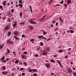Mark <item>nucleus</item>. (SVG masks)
Returning a JSON list of instances; mask_svg holds the SVG:
<instances>
[{
    "mask_svg": "<svg viewBox=\"0 0 76 76\" xmlns=\"http://www.w3.org/2000/svg\"><path fill=\"white\" fill-rule=\"evenodd\" d=\"M33 20H36V19L31 18L30 19L28 20V21L31 24H33V25H35V24H36V22L34 21Z\"/></svg>",
    "mask_w": 76,
    "mask_h": 76,
    "instance_id": "nucleus-1",
    "label": "nucleus"
},
{
    "mask_svg": "<svg viewBox=\"0 0 76 76\" xmlns=\"http://www.w3.org/2000/svg\"><path fill=\"white\" fill-rule=\"evenodd\" d=\"M42 54L43 56H46V55L48 54V52L46 51V50H43L42 51Z\"/></svg>",
    "mask_w": 76,
    "mask_h": 76,
    "instance_id": "nucleus-2",
    "label": "nucleus"
},
{
    "mask_svg": "<svg viewBox=\"0 0 76 76\" xmlns=\"http://www.w3.org/2000/svg\"><path fill=\"white\" fill-rule=\"evenodd\" d=\"M7 43H8V44H13V41H12L10 39H8L7 40Z\"/></svg>",
    "mask_w": 76,
    "mask_h": 76,
    "instance_id": "nucleus-3",
    "label": "nucleus"
},
{
    "mask_svg": "<svg viewBox=\"0 0 76 76\" xmlns=\"http://www.w3.org/2000/svg\"><path fill=\"white\" fill-rule=\"evenodd\" d=\"M57 62L58 63V64H59L60 67L61 68L62 67H63V66L62 65V64L61 63V61H60V60H58L57 61Z\"/></svg>",
    "mask_w": 76,
    "mask_h": 76,
    "instance_id": "nucleus-4",
    "label": "nucleus"
},
{
    "mask_svg": "<svg viewBox=\"0 0 76 76\" xmlns=\"http://www.w3.org/2000/svg\"><path fill=\"white\" fill-rule=\"evenodd\" d=\"M27 57V56L25 55H23L21 56V58L23 59L24 60V59H25V58H26Z\"/></svg>",
    "mask_w": 76,
    "mask_h": 76,
    "instance_id": "nucleus-5",
    "label": "nucleus"
},
{
    "mask_svg": "<svg viewBox=\"0 0 76 76\" xmlns=\"http://www.w3.org/2000/svg\"><path fill=\"white\" fill-rule=\"evenodd\" d=\"M12 26L13 28H15V27L17 26V22L16 21H15L14 23L12 24Z\"/></svg>",
    "mask_w": 76,
    "mask_h": 76,
    "instance_id": "nucleus-6",
    "label": "nucleus"
},
{
    "mask_svg": "<svg viewBox=\"0 0 76 76\" xmlns=\"http://www.w3.org/2000/svg\"><path fill=\"white\" fill-rule=\"evenodd\" d=\"M10 26H9V25L6 26L5 27V30H8L9 29H10Z\"/></svg>",
    "mask_w": 76,
    "mask_h": 76,
    "instance_id": "nucleus-7",
    "label": "nucleus"
},
{
    "mask_svg": "<svg viewBox=\"0 0 76 76\" xmlns=\"http://www.w3.org/2000/svg\"><path fill=\"white\" fill-rule=\"evenodd\" d=\"M2 73L4 75H6L8 73V72L7 71H3L2 72Z\"/></svg>",
    "mask_w": 76,
    "mask_h": 76,
    "instance_id": "nucleus-8",
    "label": "nucleus"
},
{
    "mask_svg": "<svg viewBox=\"0 0 76 76\" xmlns=\"http://www.w3.org/2000/svg\"><path fill=\"white\" fill-rule=\"evenodd\" d=\"M13 34L14 35H18V34H19V32L17 31H15L14 32Z\"/></svg>",
    "mask_w": 76,
    "mask_h": 76,
    "instance_id": "nucleus-9",
    "label": "nucleus"
},
{
    "mask_svg": "<svg viewBox=\"0 0 76 76\" xmlns=\"http://www.w3.org/2000/svg\"><path fill=\"white\" fill-rule=\"evenodd\" d=\"M45 66L47 68H48V67H49L50 66V64L47 63L45 64Z\"/></svg>",
    "mask_w": 76,
    "mask_h": 76,
    "instance_id": "nucleus-10",
    "label": "nucleus"
},
{
    "mask_svg": "<svg viewBox=\"0 0 76 76\" xmlns=\"http://www.w3.org/2000/svg\"><path fill=\"white\" fill-rule=\"evenodd\" d=\"M34 41H35V39H30V42H32V44H34V42H33Z\"/></svg>",
    "mask_w": 76,
    "mask_h": 76,
    "instance_id": "nucleus-11",
    "label": "nucleus"
},
{
    "mask_svg": "<svg viewBox=\"0 0 76 76\" xmlns=\"http://www.w3.org/2000/svg\"><path fill=\"white\" fill-rule=\"evenodd\" d=\"M50 48L49 47H48L46 48V50H46L47 52H48V51H50Z\"/></svg>",
    "mask_w": 76,
    "mask_h": 76,
    "instance_id": "nucleus-12",
    "label": "nucleus"
},
{
    "mask_svg": "<svg viewBox=\"0 0 76 76\" xmlns=\"http://www.w3.org/2000/svg\"><path fill=\"white\" fill-rule=\"evenodd\" d=\"M4 45V44L3 43L1 46L0 44V50H1L2 48H3V46Z\"/></svg>",
    "mask_w": 76,
    "mask_h": 76,
    "instance_id": "nucleus-13",
    "label": "nucleus"
},
{
    "mask_svg": "<svg viewBox=\"0 0 76 76\" xmlns=\"http://www.w3.org/2000/svg\"><path fill=\"white\" fill-rule=\"evenodd\" d=\"M42 32H43V34L44 35H46V34H47V32H45V31H44V30H42Z\"/></svg>",
    "mask_w": 76,
    "mask_h": 76,
    "instance_id": "nucleus-14",
    "label": "nucleus"
},
{
    "mask_svg": "<svg viewBox=\"0 0 76 76\" xmlns=\"http://www.w3.org/2000/svg\"><path fill=\"white\" fill-rule=\"evenodd\" d=\"M72 3V1L70 0H68L67 1V4H69L70 3Z\"/></svg>",
    "mask_w": 76,
    "mask_h": 76,
    "instance_id": "nucleus-15",
    "label": "nucleus"
},
{
    "mask_svg": "<svg viewBox=\"0 0 76 76\" xmlns=\"http://www.w3.org/2000/svg\"><path fill=\"white\" fill-rule=\"evenodd\" d=\"M29 27L31 30H33V29H34V27L32 26H29Z\"/></svg>",
    "mask_w": 76,
    "mask_h": 76,
    "instance_id": "nucleus-16",
    "label": "nucleus"
},
{
    "mask_svg": "<svg viewBox=\"0 0 76 76\" xmlns=\"http://www.w3.org/2000/svg\"><path fill=\"white\" fill-rule=\"evenodd\" d=\"M19 16L21 18L22 17V12H21L19 14Z\"/></svg>",
    "mask_w": 76,
    "mask_h": 76,
    "instance_id": "nucleus-17",
    "label": "nucleus"
},
{
    "mask_svg": "<svg viewBox=\"0 0 76 76\" xmlns=\"http://www.w3.org/2000/svg\"><path fill=\"white\" fill-rule=\"evenodd\" d=\"M6 1L5 0L2 3L3 4L4 6H6Z\"/></svg>",
    "mask_w": 76,
    "mask_h": 76,
    "instance_id": "nucleus-18",
    "label": "nucleus"
},
{
    "mask_svg": "<svg viewBox=\"0 0 76 76\" xmlns=\"http://www.w3.org/2000/svg\"><path fill=\"white\" fill-rule=\"evenodd\" d=\"M18 5L19 6H20V8H22V7H23V5H22V4H20L19 3Z\"/></svg>",
    "mask_w": 76,
    "mask_h": 76,
    "instance_id": "nucleus-19",
    "label": "nucleus"
},
{
    "mask_svg": "<svg viewBox=\"0 0 76 76\" xmlns=\"http://www.w3.org/2000/svg\"><path fill=\"white\" fill-rule=\"evenodd\" d=\"M5 57L4 56H3V57L1 59V61H3Z\"/></svg>",
    "mask_w": 76,
    "mask_h": 76,
    "instance_id": "nucleus-20",
    "label": "nucleus"
},
{
    "mask_svg": "<svg viewBox=\"0 0 76 76\" xmlns=\"http://www.w3.org/2000/svg\"><path fill=\"white\" fill-rule=\"evenodd\" d=\"M50 61L51 63H56V61H55L54 59H52Z\"/></svg>",
    "mask_w": 76,
    "mask_h": 76,
    "instance_id": "nucleus-21",
    "label": "nucleus"
},
{
    "mask_svg": "<svg viewBox=\"0 0 76 76\" xmlns=\"http://www.w3.org/2000/svg\"><path fill=\"white\" fill-rule=\"evenodd\" d=\"M14 37H15V39L17 40H19V39L18 37H16V36H14Z\"/></svg>",
    "mask_w": 76,
    "mask_h": 76,
    "instance_id": "nucleus-22",
    "label": "nucleus"
},
{
    "mask_svg": "<svg viewBox=\"0 0 76 76\" xmlns=\"http://www.w3.org/2000/svg\"><path fill=\"white\" fill-rule=\"evenodd\" d=\"M23 54L25 55H27L28 54V53L26 51H25L23 52Z\"/></svg>",
    "mask_w": 76,
    "mask_h": 76,
    "instance_id": "nucleus-23",
    "label": "nucleus"
},
{
    "mask_svg": "<svg viewBox=\"0 0 76 76\" xmlns=\"http://www.w3.org/2000/svg\"><path fill=\"white\" fill-rule=\"evenodd\" d=\"M11 32L9 31L8 32L7 35H8L10 36L11 35Z\"/></svg>",
    "mask_w": 76,
    "mask_h": 76,
    "instance_id": "nucleus-24",
    "label": "nucleus"
},
{
    "mask_svg": "<svg viewBox=\"0 0 76 76\" xmlns=\"http://www.w3.org/2000/svg\"><path fill=\"white\" fill-rule=\"evenodd\" d=\"M70 32L71 33V34H73V33H74V31L72 30H70Z\"/></svg>",
    "mask_w": 76,
    "mask_h": 76,
    "instance_id": "nucleus-25",
    "label": "nucleus"
},
{
    "mask_svg": "<svg viewBox=\"0 0 76 76\" xmlns=\"http://www.w3.org/2000/svg\"><path fill=\"white\" fill-rule=\"evenodd\" d=\"M39 45H40L41 46H42L44 45V43H42V42H40L39 43Z\"/></svg>",
    "mask_w": 76,
    "mask_h": 76,
    "instance_id": "nucleus-26",
    "label": "nucleus"
},
{
    "mask_svg": "<svg viewBox=\"0 0 76 76\" xmlns=\"http://www.w3.org/2000/svg\"><path fill=\"white\" fill-rule=\"evenodd\" d=\"M42 39H45V40H47V38H45L44 37H43V36H42Z\"/></svg>",
    "mask_w": 76,
    "mask_h": 76,
    "instance_id": "nucleus-27",
    "label": "nucleus"
},
{
    "mask_svg": "<svg viewBox=\"0 0 76 76\" xmlns=\"http://www.w3.org/2000/svg\"><path fill=\"white\" fill-rule=\"evenodd\" d=\"M42 37V35L41 36H38V38H39V39H41Z\"/></svg>",
    "mask_w": 76,
    "mask_h": 76,
    "instance_id": "nucleus-28",
    "label": "nucleus"
},
{
    "mask_svg": "<svg viewBox=\"0 0 76 76\" xmlns=\"http://www.w3.org/2000/svg\"><path fill=\"white\" fill-rule=\"evenodd\" d=\"M11 14H12L10 11L8 12L7 15H11Z\"/></svg>",
    "mask_w": 76,
    "mask_h": 76,
    "instance_id": "nucleus-29",
    "label": "nucleus"
},
{
    "mask_svg": "<svg viewBox=\"0 0 76 76\" xmlns=\"http://www.w3.org/2000/svg\"><path fill=\"white\" fill-rule=\"evenodd\" d=\"M53 1V0H50L49 2V4H51L52 3Z\"/></svg>",
    "mask_w": 76,
    "mask_h": 76,
    "instance_id": "nucleus-30",
    "label": "nucleus"
},
{
    "mask_svg": "<svg viewBox=\"0 0 76 76\" xmlns=\"http://www.w3.org/2000/svg\"><path fill=\"white\" fill-rule=\"evenodd\" d=\"M20 25H24L25 24V22H23L21 23H20Z\"/></svg>",
    "mask_w": 76,
    "mask_h": 76,
    "instance_id": "nucleus-31",
    "label": "nucleus"
},
{
    "mask_svg": "<svg viewBox=\"0 0 76 76\" xmlns=\"http://www.w3.org/2000/svg\"><path fill=\"white\" fill-rule=\"evenodd\" d=\"M11 12L12 13H14V9H12L11 10Z\"/></svg>",
    "mask_w": 76,
    "mask_h": 76,
    "instance_id": "nucleus-32",
    "label": "nucleus"
},
{
    "mask_svg": "<svg viewBox=\"0 0 76 76\" xmlns=\"http://www.w3.org/2000/svg\"><path fill=\"white\" fill-rule=\"evenodd\" d=\"M7 53L8 54H9V53H10V51L9 49L7 50Z\"/></svg>",
    "mask_w": 76,
    "mask_h": 76,
    "instance_id": "nucleus-33",
    "label": "nucleus"
},
{
    "mask_svg": "<svg viewBox=\"0 0 76 76\" xmlns=\"http://www.w3.org/2000/svg\"><path fill=\"white\" fill-rule=\"evenodd\" d=\"M33 75H34V76H38V75H37V73H34L33 74Z\"/></svg>",
    "mask_w": 76,
    "mask_h": 76,
    "instance_id": "nucleus-34",
    "label": "nucleus"
},
{
    "mask_svg": "<svg viewBox=\"0 0 76 76\" xmlns=\"http://www.w3.org/2000/svg\"><path fill=\"white\" fill-rule=\"evenodd\" d=\"M52 22L53 23H56V20H53L52 21Z\"/></svg>",
    "mask_w": 76,
    "mask_h": 76,
    "instance_id": "nucleus-35",
    "label": "nucleus"
},
{
    "mask_svg": "<svg viewBox=\"0 0 76 76\" xmlns=\"http://www.w3.org/2000/svg\"><path fill=\"white\" fill-rule=\"evenodd\" d=\"M73 75L74 76H76V73L75 72H74L73 73Z\"/></svg>",
    "mask_w": 76,
    "mask_h": 76,
    "instance_id": "nucleus-36",
    "label": "nucleus"
},
{
    "mask_svg": "<svg viewBox=\"0 0 76 76\" xmlns=\"http://www.w3.org/2000/svg\"><path fill=\"white\" fill-rule=\"evenodd\" d=\"M63 50H58V53H61V52H63Z\"/></svg>",
    "mask_w": 76,
    "mask_h": 76,
    "instance_id": "nucleus-37",
    "label": "nucleus"
},
{
    "mask_svg": "<svg viewBox=\"0 0 76 76\" xmlns=\"http://www.w3.org/2000/svg\"><path fill=\"white\" fill-rule=\"evenodd\" d=\"M18 62H19V61L18 60H17L16 61H15V64H17V63H18Z\"/></svg>",
    "mask_w": 76,
    "mask_h": 76,
    "instance_id": "nucleus-38",
    "label": "nucleus"
},
{
    "mask_svg": "<svg viewBox=\"0 0 76 76\" xmlns=\"http://www.w3.org/2000/svg\"><path fill=\"white\" fill-rule=\"evenodd\" d=\"M11 20L10 18H9L7 20V21H8V22H10Z\"/></svg>",
    "mask_w": 76,
    "mask_h": 76,
    "instance_id": "nucleus-39",
    "label": "nucleus"
},
{
    "mask_svg": "<svg viewBox=\"0 0 76 76\" xmlns=\"http://www.w3.org/2000/svg\"><path fill=\"white\" fill-rule=\"evenodd\" d=\"M20 71H22V70H24V68H20Z\"/></svg>",
    "mask_w": 76,
    "mask_h": 76,
    "instance_id": "nucleus-40",
    "label": "nucleus"
},
{
    "mask_svg": "<svg viewBox=\"0 0 76 76\" xmlns=\"http://www.w3.org/2000/svg\"><path fill=\"white\" fill-rule=\"evenodd\" d=\"M29 72H32V69H30L28 71Z\"/></svg>",
    "mask_w": 76,
    "mask_h": 76,
    "instance_id": "nucleus-41",
    "label": "nucleus"
},
{
    "mask_svg": "<svg viewBox=\"0 0 76 76\" xmlns=\"http://www.w3.org/2000/svg\"><path fill=\"white\" fill-rule=\"evenodd\" d=\"M64 6L66 8L67 7V5L66 4H64Z\"/></svg>",
    "mask_w": 76,
    "mask_h": 76,
    "instance_id": "nucleus-42",
    "label": "nucleus"
},
{
    "mask_svg": "<svg viewBox=\"0 0 76 76\" xmlns=\"http://www.w3.org/2000/svg\"><path fill=\"white\" fill-rule=\"evenodd\" d=\"M0 9H3V6H2V5L0 6Z\"/></svg>",
    "mask_w": 76,
    "mask_h": 76,
    "instance_id": "nucleus-43",
    "label": "nucleus"
},
{
    "mask_svg": "<svg viewBox=\"0 0 76 76\" xmlns=\"http://www.w3.org/2000/svg\"><path fill=\"white\" fill-rule=\"evenodd\" d=\"M6 69V67H5V66H3V69L4 70H5Z\"/></svg>",
    "mask_w": 76,
    "mask_h": 76,
    "instance_id": "nucleus-44",
    "label": "nucleus"
},
{
    "mask_svg": "<svg viewBox=\"0 0 76 76\" xmlns=\"http://www.w3.org/2000/svg\"><path fill=\"white\" fill-rule=\"evenodd\" d=\"M15 76V73H14V72H13L12 73V74L11 75V76Z\"/></svg>",
    "mask_w": 76,
    "mask_h": 76,
    "instance_id": "nucleus-45",
    "label": "nucleus"
},
{
    "mask_svg": "<svg viewBox=\"0 0 76 76\" xmlns=\"http://www.w3.org/2000/svg\"><path fill=\"white\" fill-rule=\"evenodd\" d=\"M22 76H25V74L24 73H22L21 74Z\"/></svg>",
    "mask_w": 76,
    "mask_h": 76,
    "instance_id": "nucleus-46",
    "label": "nucleus"
},
{
    "mask_svg": "<svg viewBox=\"0 0 76 76\" xmlns=\"http://www.w3.org/2000/svg\"><path fill=\"white\" fill-rule=\"evenodd\" d=\"M64 2V1L63 0L61 2H60V4H63V2Z\"/></svg>",
    "mask_w": 76,
    "mask_h": 76,
    "instance_id": "nucleus-47",
    "label": "nucleus"
},
{
    "mask_svg": "<svg viewBox=\"0 0 76 76\" xmlns=\"http://www.w3.org/2000/svg\"><path fill=\"white\" fill-rule=\"evenodd\" d=\"M23 64H24V65L25 66H27V64H26V62H25L23 63Z\"/></svg>",
    "mask_w": 76,
    "mask_h": 76,
    "instance_id": "nucleus-48",
    "label": "nucleus"
},
{
    "mask_svg": "<svg viewBox=\"0 0 76 76\" xmlns=\"http://www.w3.org/2000/svg\"><path fill=\"white\" fill-rule=\"evenodd\" d=\"M22 37H26V36L24 34H23L22 36Z\"/></svg>",
    "mask_w": 76,
    "mask_h": 76,
    "instance_id": "nucleus-49",
    "label": "nucleus"
},
{
    "mask_svg": "<svg viewBox=\"0 0 76 76\" xmlns=\"http://www.w3.org/2000/svg\"><path fill=\"white\" fill-rule=\"evenodd\" d=\"M19 3H20L21 4H22V1L20 0L19 1Z\"/></svg>",
    "mask_w": 76,
    "mask_h": 76,
    "instance_id": "nucleus-50",
    "label": "nucleus"
},
{
    "mask_svg": "<svg viewBox=\"0 0 76 76\" xmlns=\"http://www.w3.org/2000/svg\"><path fill=\"white\" fill-rule=\"evenodd\" d=\"M40 21H41V22H42L43 21V20H42V18H41L40 19Z\"/></svg>",
    "mask_w": 76,
    "mask_h": 76,
    "instance_id": "nucleus-51",
    "label": "nucleus"
},
{
    "mask_svg": "<svg viewBox=\"0 0 76 76\" xmlns=\"http://www.w3.org/2000/svg\"><path fill=\"white\" fill-rule=\"evenodd\" d=\"M19 63L20 65H22V64H22V63L21 62H19Z\"/></svg>",
    "mask_w": 76,
    "mask_h": 76,
    "instance_id": "nucleus-52",
    "label": "nucleus"
},
{
    "mask_svg": "<svg viewBox=\"0 0 76 76\" xmlns=\"http://www.w3.org/2000/svg\"><path fill=\"white\" fill-rule=\"evenodd\" d=\"M13 53L14 54L15 56H16V53L15 52H13Z\"/></svg>",
    "mask_w": 76,
    "mask_h": 76,
    "instance_id": "nucleus-53",
    "label": "nucleus"
},
{
    "mask_svg": "<svg viewBox=\"0 0 76 76\" xmlns=\"http://www.w3.org/2000/svg\"><path fill=\"white\" fill-rule=\"evenodd\" d=\"M34 56L35 57H38V55L37 54H36L34 55Z\"/></svg>",
    "mask_w": 76,
    "mask_h": 76,
    "instance_id": "nucleus-54",
    "label": "nucleus"
},
{
    "mask_svg": "<svg viewBox=\"0 0 76 76\" xmlns=\"http://www.w3.org/2000/svg\"><path fill=\"white\" fill-rule=\"evenodd\" d=\"M58 56V55H54L53 56V57H57Z\"/></svg>",
    "mask_w": 76,
    "mask_h": 76,
    "instance_id": "nucleus-55",
    "label": "nucleus"
},
{
    "mask_svg": "<svg viewBox=\"0 0 76 76\" xmlns=\"http://www.w3.org/2000/svg\"><path fill=\"white\" fill-rule=\"evenodd\" d=\"M48 14H47L46 15H44L43 16V18H45V16H46V15H48Z\"/></svg>",
    "mask_w": 76,
    "mask_h": 76,
    "instance_id": "nucleus-56",
    "label": "nucleus"
},
{
    "mask_svg": "<svg viewBox=\"0 0 76 76\" xmlns=\"http://www.w3.org/2000/svg\"><path fill=\"white\" fill-rule=\"evenodd\" d=\"M58 29L57 28H55L54 29L55 31H57L58 30Z\"/></svg>",
    "mask_w": 76,
    "mask_h": 76,
    "instance_id": "nucleus-57",
    "label": "nucleus"
},
{
    "mask_svg": "<svg viewBox=\"0 0 76 76\" xmlns=\"http://www.w3.org/2000/svg\"><path fill=\"white\" fill-rule=\"evenodd\" d=\"M32 70L33 72H35V69H32Z\"/></svg>",
    "mask_w": 76,
    "mask_h": 76,
    "instance_id": "nucleus-58",
    "label": "nucleus"
},
{
    "mask_svg": "<svg viewBox=\"0 0 76 76\" xmlns=\"http://www.w3.org/2000/svg\"><path fill=\"white\" fill-rule=\"evenodd\" d=\"M60 20L61 21V22L62 23H63V20L62 19Z\"/></svg>",
    "mask_w": 76,
    "mask_h": 76,
    "instance_id": "nucleus-59",
    "label": "nucleus"
},
{
    "mask_svg": "<svg viewBox=\"0 0 76 76\" xmlns=\"http://www.w3.org/2000/svg\"><path fill=\"white\" fill-rule=\"evenodd\" d=\"M61 16H60L59 18V20H62V19H61Z\"/></svg>",
    "mask_w": 76,
    "mask_h": 76,
    "instance_id": "nucleus-60",
    "label": "nucleus"
},
{
    "mask_svg": "<svg viewBox=\"0 0 76 76\" xmlns=\"http://www.w3.org/2000/svg\"><path fill=\"white\" fill-rule=\"evenodd\" d=\"M6 18V17H4L3 18H2V19H4H4H5Z\"/></svg>",
    "mask_w": 76,
    "mask_h": 76,
    "instance_id": "nucleus-61",
    "label": "nucleus"
},
{
    "mask_svg": "<svg viewBox=\"0 0 76 76\" xmlns=\"http://www.w3.org/2000/svg\"><path fill=\"white\" fill-rule=\"evenodd\" d=\"M42 19L43 20V21H44V20H45V18H42Z\"/></svg>",
    "mask_w": 76,
    "mask_h": 76,
    "instance_id": "nucleus-62",
    "label": "nucleus"
},
{
    "mask_svg": "<svg viewBox=\"0 0 76 76\" xmlns=\"http://www.w3.org/2000/svg\"><path fill=\"white\" fill-rule=\"evenodd\" d=\"M25 50V48H22V51H24Z\"/></svg>",
    "mask_w": 76,
    "mask_h": 76,
    "instance_id": "nucleus-63",
    "label": "nucleus"
},
{
    "mask_svg": "<svg viewBox=\"0 0 76 76\" xmlns=\"http://www.w3.org/2000/svg\"><path fill=\"white\" fill-rule=\"evenodd\" d=\"M6 60H4L3 61V63H6Z\"/></svg>",
    "mask_w": 76,
    "mask_h": 76,
    "instance_id": "nucleus-64",
    "label": "nucleus"
}]
</instances>
